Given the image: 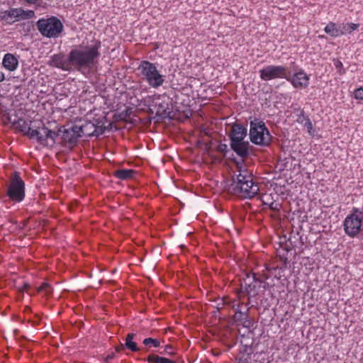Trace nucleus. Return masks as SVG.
<instances>
[{
    "label": "nucleus",
    "instance_id": "nucleus-14",
    "mask_svg": "<svg viewBox=\"0 0 363 363\" xmlns=\"http://www.w3.org/2000/svg\"><path fill=\"white\" fill-rule=\"evenodd\" d=\"M80 130L81 128H78V125H74L71 128L67 129H62V128H59V132H62L63 142L69 145L75 144L78 138L82 137Z\"/></svg>",
    "mask_w": 363,
    "mask_h": 363
},
{
    "label": "nucleus",
    "instance_id": "nucleus-37",
    "mask_svg": "<svg viewBox=\"0 0 363 363\" xmlns=\"http://www.w3.org/2000/svg\"><path fill=\"white\" fill-rule=\"evenodd\" d=\"M152 97H153V101H155V100L160 99V95H154Z\"/></svg>",
    "mask_w": 363,
    "mask_h": 363
},
{
    "label": "nucleus",
    "instance_id": "nucleus-11",
    "mask_svg": "<svg viewBox=\"0 0 363 363\" xmlns=\"http://www.w3.org/2000/svg\"><path fill=\"white\" fill-rule=\"evenodd\" d=\"M286 79L294 88L296 89H304L309 86L310 77L303 69H299L292 75L287 71Z\"/></svg>",
    "mask_w": 363,
    "mask_h": 363
},
{
    "label": "nucleus",
    "instance_id": "nucleus-24",
    "mask_svg": "<svg viewBox=\"0 0 363 363\" xmlns=\"http://www.w3.org/2000/svg\"><path fill=\"white\" fill-rule=\"evenodd\" d=\"M143 343L147 347V350H149L152 347L157 348L160 347V341L158 339L152 337L145 338L143 341Z\"/></svg>",
    "mask_w": 363,
    "mask_h": 363
},
{
    "label": "nucleus",
    "instance_id": "nucleus-12",
    "mask_svg": "<svg viewBox=\"0 0 363 363\" xmlns=\"http://www.w3.org/2000/svg\"><path fill=\"white\" fill-rule=\"evenodd\" d=\"M48 65L63 71L71 72L72 67L69 61V55L65 56L62 53L55 54L50 57Z\"/></svg>",
    "mask_w": 363,
    "mask_h": 363
},
{
    "label": "nucleus",
    "instance_id": "nucleus-19",
    "mask_svg": "<svg viewBox=\"0 0 363 363\" xmlns=\"http://www.w3.org/2000/svg\"><path fill=\"white\" fill-rule=\"evenodd\" d=\"M81 128L80 134L82 136H92L98 135L97 127L91 121H86L81 125H78Z\"/></svg>",
    "mask_w": 363,
    "mask_h": 363
},
{
    "label": "nucleus",
    "instance_id": "nucleus-7",
    "mask_svg": "<svg viewBox=\"0 0 363 363\" xmlns=\"http://www.w3.org/2000/svg\"><path fill=\"white\" fill-rule=\"evenodd\" d=\"M6 195L15 203H20L25 198V182L17 172H13L10 178Z\"/></svg>",
    "mask_w": 363,
    "mask_h": 363
},
{
    "label": "nucleus",
    "instance_id": "nucleus-27",
    "mask_svg": "<svg viewBox=\"0 0 363 363\" xmlns=\"http://www.w3.org/2000/svg\"><path fill=\"white\" fill-rule=\"evenodd\" d=\"M333 65L337 69V73L340 75H342L345 73V69L343 67V65L342 62L338 59H334L333 60Z\"/></svg>",
    "mask_w": 363,
    "mask_h": 363
},
{
    "label": "nucleus",
    "instance_id": "nucleus-8",
    "mask_svg": "<svg viewBox=\"0 0 363 363\" xmlns=\"http://www.w3.org/2000/svg\"><path fill=\"white\" fill-rule=\"evenodd\" d=\"M60 133L62 132L51 130L45 126L38 127L32 133L31 139H36L41 145L52 147Z\"/></svg>",
    "mask_w": 363,
    "mask_h": 363
},
{
    "label": "nucleus",
    "instance_id": "nucleus-32",
    "mask_svg": "<svg viewBox=\"0 0 363 363\" xmlns=\"http://www.w3.org/2000/svg\"><path fill=\"white\" fill-rule=\"evenodd\" d=\"M38 291H44L45 294H48L51 291V286L48 283H43L39 288Z\"/></svg>",
    "mask_w": 363,
    "mask_h": 363
},
{
    "label": "nucleus",
    "instance_id": "nucleus-35",
    "mask_svg": "<svg viewBox=\"0 0 363 363\" xmlns=\"http://www.w3.org/2000/svg\"><path fill=\"white\" fill-rule=\"evenodd\" d=\"M24 1H26V3L29 4H36L39 0H23Z\"/></svg>",
    "mask_w": 363,
    "mask_h": 363
},
{
    "label": "nucleus",
    "instance_id": "nucleus-1",
    "mask_svg": "<svg viewBox=\"0 0 363 363\" xmlns=\"http://www.w3.org/2000/svg\"><path fill=\"white\" fill-rule=\"evenodd\" d=\"M100 41H95L89 45H80L73 48L69 52L72 71L92 67L100 57Z\"/></svg>",
    "mask_w": 363,
    "mask_h": 363
},
{
    "label": "nucleus",
    "instance_id": "nucleus-16",
    "mask_svg": "<svg viewBox=\"0 0 363 363\" xmlns=\"http://www.w3.org/2000/svg\"><path fill=\"white\" fill-rule=\"evenodd\" d=\"M230 145L231 149L236 153V155L242 158H245L249 155V143L247 141L242 140L239 142L230 143Z\"/></svg>",
    "mask_w": 363,
    "mask_h": 363
},
{
    "label": "nucleus",
    "instance_id": "nucleus-10",
    "mask_svg": "<svg viewBox=\"0 0 363 363\" xmlns=\"http://www.w3.org/2000/svg\"><path fill=\"white\" fill-rule=\"evenodd\" d=\"M233 308L235 310L234 320L245 328H251L252 323L248 317L249 308L244 303L240 304L239 301H236L233 303Z\"/></svg>",
    "mask_w": 363,
    "mask_h": 363
},
{
    "label": "nucleus",
    "instance_id": "nucleus-23",
    "mask_svg": "<svg viewBox=\"0 0 363 363\" xmlns=\"http://www.w3.org/2000/svg\"><path fill=\"white\" fill-rule=\"evenodd\" d=\"M359 26L358 23H343L340 24L341 31L343 33V35L350 34L354 30H357Z\"/></svg>",
    "mask_w": 363,
    "mask_h": 363
},
{
    "label": "nucleus",
    "instance_id": "nucleus-21",
    "mask_svg": "<svg viewBox=\"0 0 363 363\" xmlns=\"http://www.w3.org/2000/svg\"><path fill=\"white\" fill-rule=\"evenodd\" d=\"M135 334L128 333L125 337L124 347L131 352H138L140 350V347H138L137 343L133 341Z\"/></svg>",
    "mask_w": 363,
    "mask_h": 363
},
{
    "label": "nucleus",
    "instance_id": "nucleus-4",
    "mask_svg": "<svg viewBox=\"0 0 363 363\" xmlns=\"http://www.w3.org/2000/svg\"><path fill=\"white\" fill-rule=\"evenodd\" d=\"M36 26L40 33L48 38H58L64 29L62 21L55 16L40 18Z\"/></svg>",
    "mask_w": 363,
    "mask_h": 363
},
{
    "label": "nucleus",
    "instance_id": "nucleus-30",
    "mask_svg": "<svg viewBox=\"0 0 363 363\" xmlns=\"http://www.w3.org/2000/svg\"><path fill=\"white\" fill-rule=\"evenodd\" d=\"M309 119L308 116H307L304 111H301L300 114L298 115V117H297V119H296V121L300 123V124H302L303 125V123L306 121V120Z\"/></svg>",
    "mask_w": 363,
    "mask_h": 363
},
{
    "label": "nucleus",
    "instance_id": "nucleus-15",
    "mask_svg": "<svg viewBox=\"0 0 363 363\" xmlns=\"http://www.w3.org/2000/svg\"><path fill=\"white\" fill-rule=\"evenodd\" d=\"M247 135V129L242 125L235 123L231 128L230 133V143L244 140Z\"/></svg>",
    "mask_w": 363,
    "mask_h": 363
},
{
    "label": "nucleus",
    "instance_id": "nucleus-5",
    "mask_svg": "<svg viewBox=\"0 0 363 363\" xmlns=\"http://www.w3.org/2000/svg\"><path fill=\"white\" fill-rule=\"evenodd\" d=\"M34 16L33 11L24 10L21 7H11L7 10L0 9V22L3 26H11L21 21L31 19Z\"/></svg>",
    "mask_w": 363,
    "mask_h": 363
},
{
    "label": "nucleus",
    "instance_id": "nucleus-28",
    "mask_svg": "<svg viewBox=\"0 0 363 363\" xmlns=\"http://www.w3.org/2000/svg\"><path fill=\"white\" fill-rule=\"evenodd\" d=\"M162 354H167V355H174L175 351L174 349L169 345H167L164 346L162 352H160Z\"/></svg>",
    "mask_w": 363,
    "mask_h": 363
},
{
    "label": "nucleus",
    "instance_id": "nucleus-17",
    "mask_svg": "<svg viewBox=\"0 0 363 363\" xmlns=\"http://www.w3.org/2000/svg\"><path fill=\"white\" fill-rule=\"evenodd\" d=\"M12 123L16 129L24 135H28L31 139L32 133L35 129H32L30 121H28L23 118H18L17 121H13Z\"/></svg>",
    "mask_w": 363,
    "mask_h": 363
},
{
    "label": "nucleus",
    "instance_id": "nucleus-22",
    "mask_svg": "<svg viewBox=\"0 0 363 363\" xmlns=\"http://www.w3.org/2000/svg\"><path fill=\"white\" fill-rule=\"evenodd\" d=\"M147 363H176L169 358L160 357L156 354H150L145 359Z\"/></svg>",
    "mask_w": 363,
    "mask_h": 363
},
{
    "label": "nucleus",
    "instance_id": "nucleus-36",
    "mask_svg": "<svg viewBox=\"0 0 363 363\" xmlns=\"http://www.w3.org/2000/svg\"><path fill=\"white\" fill-rule=\"evenodd\" d=\"M5 79V74L3 72L0 71V82Z\"/></svg>",
    "mask_w": 363,
    "mask_h": 363
},
{
    "label": "nucleus",
    "instance_id": "nucleus-18",
    "mask_svg": "<svg viewBox=\"0 0 363 363\" xmlns=\"http://www.w3.org/2000/svg\"><path fill=\"white\" fill-rule=\"evenodd\" d=\"M2 65L6 69L13 72L18 68V60L14 55L6 53L3 57Z\"/></svg>",
    "mask_w": 363,
    "mask_h": 363
},
{
    "label": "nucleus",
    "instance_id": "nucleus-2",
    "mask_svg": "<svg viewBox=\"0 0 363 363\" xmlns=\"http://www.w3.org/2000/svg\"><path fill=\"white\" fill-rule=\"evenodd\" d=\"M238 172L232 183L233 194L241 199H251L258 194V184L254 182L252 174L248 169L240 168Z\"/></svg>",
    "mask_w": 363,
    "mask_h": 363
},
{
    "label": "nucleus",
    "instance_id": "nucleus-25",
    "mask_svg": "<svg viewBox=\"0 0 363 363\" xmlns=\"http://www.w3.org/2000/svg\"><path fill=\"white\" fill-rule=\"evenodd\" d=\"M133 175V171L130 169H120L115 172V176L120 179H127Z\"/></svg>",
    "mask_w": 363,
    "mask_h": 363
},
{
    "label": "nucleus",
    "instance_id": "nucleus-33",
    "mask_svg": "<svg viewBox=\"0 0 363 363\" xmlns=\"http://www.w3.org/2000/svg\"><path fill=\"white\" fill-rule=\"evenodd\" d=\"M249 359L246 357V358H244V357H241L239 360V362L238 363H259L257 361H252L251 360V357H249Z\"/></svg>",
    "mask_w": 363,
    "mask_h": 363
},
{
    "label": "nucleus",
    "instance_id": "nucleus-20",
    "mask_svg": "<svg viewBox=\"0 0 363 363\" xmlns=\"http://www.w3.org/2000/svg\"><path fill=\"white\" fill-rule=\"evenodd\" d=\"M324 31L328 35L333 38H337L343 35L341 31L340 24H337L334 22H329L324 28Z\"/></svg>",
    "mask_w": 363,
    "mask_h": 363
},
{
    "label": "nucleus",
    "instance_id": "nucleus-31",
    "mask_svg": "<svg viewBox=\"0 0 363 363\" xmlns=\"http://www.w3.org/2000/svg\"><path fill=\"white\" fill-rule=\"evenodd\" d=\"M354 97L357 100H363V87H359L354 90Z\"/></svg>",
    "mask_w": 363,
    "mask_h": 363
},
{
    "label": "nucleus",
    "instance_id": "nucleus-26",
    "mask_svg": "<svg viewBox=\"0 0 363 363\" xmlns=\"http://www.w3.org/2000/svg\"><path fill=\"white\" fill-rule=\"evenodd\" d=\"M267 196L265 195L262 197V202H263V204L264 206H267L271 210H273V211H279L280 207H281V205L279 203H277V202H274V201H272V202H269L267 199Z\"/></svg>",
    "mask_w": 363,
    "mask_h": 363
},
{
    "label": "nucleus",
    "instance_id": "nucleus-38",
    "mask_svg": "<svg viewBox=\"0 0 363 363\" xmlns=\"http://www.w3.org/2000/svg\"><path fill=\"white\" fill-rule=\"evenodd\" d=\"M164 109V107L161 106V108H160V109L157 110V113H158V112H160V111H163Z\"/></svg>",
    "mask_w": 363,
    "mask_h": 363
},
{
    "label": "nucleus",
    "instance_id": "nucleus-39",
    "mask_svg": "<svg viewBox=\"0 0 363 363\" xmlns=\"http://www.w3.org/2000/svg\"><path fill=\"white\" fill-rule=\"evenodd\" d=\"M116 350L117 352L120 351V348L119 347H117Z\"/></svg>",
    "mask_w": 363,
    "mask_h": 363
},
{
    "label": "nucleus",
    "instance_id": "nucleus-34",
    "mask_svg": "<svg viewBox=\"0 0 363 363\" xmlns=\"http://www.w3.org/2000/svg\"><path fill=\"white\" fill-rule=\"evenodd\" d=\"M114 356L115 354L113 352H112L110 354H108L104 359L105 362L108 363L114 357Z\"/></svg>",
    "mask_w": 363,
    "mask_h": 363
},
{
    "label": "nucleus",
    "instance_id": "nucleus-13",
    "mask_svg": "<svg viewBox=\"0 0 363 363\" xmlns=\"http://www.w3.org/2000/svg\"><path fill=\"white\" fill-rule=\"evenodd\" d=\"M252 282L249 284L245 282V291L249 295V298L257 296L261 291L260 289H262L263 290H264L267 284L265 281L257 278L255 274H252Z\"/></svg>",
    "mask_w": 363,
    "mask_h": 363
},
{
    "label": "nucleus",
    "instance_id": "nucleus-3",
    "mask_svg": "<svg viewBox=\"0 0 363 363\" xmlns=\"http://www.w3.org/2000/svg\"><path fill=\"white\" fill-rule=\"evenodd\" d=\"M138 71L141 79L152 88H158L164 82L165 77L159 72L155 63L143 60L138 67Z\"/></svg>",
    "mask_w": 363,
    "mask_h": 363
},
{
    "label": "nucleus",
    "instance_id": "nucleus-9",
    "mask_svg": "<svg viewBox=\"0 0 363 363\" xmlns=\"http://www.w3.org/2000/svg\"><path fill=\"white\" fill-rule=\"evenodd\" d=\"M287 69L286 67L282 65H267L259 70V77L266 82L276 79H286Z\"/></svg>",
    "mask_w": 363,
    "mask_h": 363
},
{
    "label": "nucleus",
    "instance_id": "nucleus-6",
    "mask_svg": "<svg viewBox=\"0 0 363 363\" xmlns=\"http://www.w3.org/2000/svg\"><path fill=\"white\" fill-rule=\"evenodd\" d=\"M250 139L255 145L267 146L269 145L272 136L264 123L254 120L250 122Z\"/></svg>",
    "mask_w": 363,
    "mask_h": 363
},
{
    "label": "nucleus",
    "instance_id": "nucleus-29",
    "mask_svg": "<svg viewBox=\"0 0 363 363\" xmlns=\"http://www.w3.org/2000/svg\"><path fill=\"white\" fill-rule=\"evenodd\" d=\"M303 125L307 129V131L310 135H313V125L310 118L306 120Z\"/></svg>",
    "mask_w": 363,
    "mask_h": 363
}]
</instances>
